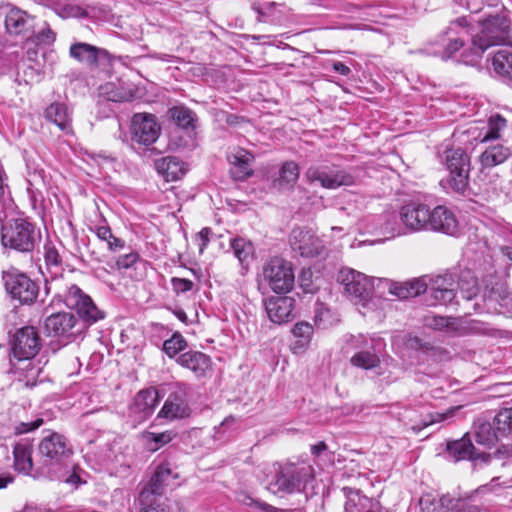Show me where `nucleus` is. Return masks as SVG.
Returning <instances> with one entry per match:
<instances>
[{
	"mask_svg": "<svg viewBox=\"0 0 512 512\" xmlns=\"http://www.w3.org/2000/svg\"><path fill=\"white\" fill-rule=\"evenodd\" d=\"M73 449L67 438L51 432L38 444L37 469L34 479H62L72 468Z\"/></svg>",
	"mask_w": 512,
	"mask_h": 512,
	"instance_id": "1",
	"label": "nucleus"
},
{
	"mask_svg": "<svg viewBox=\"0 0 512 512\" xmlns=\"http://www.w3.org/2000/svg\"><path fill=\"white\" fill-rule=\"evenodd\" d=\"M479 32L473 33L469 52L462 54V61L465 64H474L490 46L504 43L508 39L510 21L501 15H495L484 21H478Z\"/></svg>",
	"mask_w": 512,
	"mask_h": 512,
	"instance_id": "2",
	"label": "nucleus"
},
{
	"mask_svg": "<svg viewBox=\"0 0 512 512\" xmlns=\"http://www.w3.org/2000/svg\"><path fill=\"white\" fill-rule=\"evenodd\" d=\"M430 286L434 304L451 303L456 297V290H459L466 300H471L478 293L477 278L470 270L462 271L457 280L451 273L436 276L430 279Z\"/></svg>",
	"mask_w": 512,
	"mask_h": 512,
	"instance_id": "3",
	"label": "nucleus"
},
{
	"mask_svg": "<svg viewBox=\"0 0 512 512\" xmlns=\"http://www.w3.org/2000/svg\"><path fill=\"white\" fill-rule=\"evenodd\" d=\"M40 239L34 225L24 219H16L1 229V244L21 253L33 251Z\"/></svg>",
	"mask_w": 512,
	"mask_h": 512,
	"instance_id": "4",
	"label": "nucleus"
},
{
	"mask_svg": "<svg viewBox=\"0 0 512 512\" xmlns=\"http://www.w3.org/2000/svg\"><path fill=\"white\" fill-rule=\"evenodd\" d=\"M507 126V120L500 115L491 116L487 123L472 124L466 129H458L453 137L455 141L463 144L467 151L478 143H486L489 140L498 139Z\"/></svg>",
	"mask_w": 512,
	"mask_h": 512,
	"instance_id": "5",
	"label": "nucleus"
},
{
	"mask_svg": "<svg viewBox=\"0 0 512 512\" xmlns=\"http://www.w3.org/2000/svg\"><path fill=\"white\" fill-rule=\"evenodd\" d=\"M276 475L268 484V490L276 493L291 494L305 488L312 475L311 466L287 464L275 469Z\"/></svg>",
	"mask_w": 512,
	"mask_h": 512,
	"instance_id": "6",
	"label": "nucleus"
},
{
	"mask_svg": "<svg viewBox=\"0 0 512 512\" xmlns=\"http://www.w3.org/2000/svg\"><path fill=\"white\" fill-rule=\"evenodd\" d=\"M338 282L343 285L345 292L351 296L356 304L360 302L363 308L372 309L376 299L370 297L374 284L365 274L350 268H343L338 273Z\"/></svg>",
	"mask_w": 512,
	"mask_h": 512,
	"instance_id": "7",
	"label": "nucleus"
},
{
	"mask_svg": "<svg viewBox=\"0 0 512 512\" xmlns=\"http://www.w3.org/2000/svg\"><path fill=\"white\" fill-rule=\"evenodd\" d=\"M262 277L278 294L287 293L294 286L295 276L292 264L281 257L270 258L264 263Z\"/></svg>",
	"mask_w": 512,
	"mask_h": 512,
	"instance_id": "8",
	"label": "nucleus"
},
{
	"mask_svg": "<svg viewBox=\"0 0 512 512\" xmlns=\"http://www.w3.org/2000/svg\"><path fill=\"white\" fill-rule=\"evenodd\" d=\"M443 161L450 173V184L454 191L463 193L469 180L470 157L463 147L446 148Z\"/></svg>",
	"mask_w": 512,
	"mask_h": 512,
	"instance_id": "9",
	"label": "nucleus"
},
{
	"mask_svg": "<svg viewBox=\"0 0 512 512\" xmlns=\"http://www.w3.org/2000/svg\"><path fill=\"white\" fill-rule=\"evenodd\" d=\"M3 281L6 291L21 304H31L36 300L39 287L27 275L10 269L3 272Z\"/></svg>",
	"mask_w": 512,
	"mask_h": 512,
	"instance_id": "10",
	"label": "nucleus"
},
{
	"mask_svg": "<svg viewBox=\"0 0 512 512\" xmlns=\"http://www.w3.org/2000/svg\"><path fill=\"white\" fill-rule=\"evenodd\" d=\"M472 22H475V20L471 17L469 19L460 17L451 22L443 35H440L439 42L444 46L443 57H451L463 46L464 35L472 36L471 30H475V28L471 26Z\"/></svg>",
	"mask_w": 512,
	"mask_h": 512,
	"instance_id": "11",
	"label": "nucleus"
},
{
	"mask_svg": "<svg viewBox=\"0 0 512 512\" xmlns=\"http://www.w3.org/2000/svg\"><path fill=\"white\" fill-rule=\"evenodd\" d=\"M305 178L310 183L319 182L326 189H336L340 186H350L354 183L351 174L343 170H331L328 167L311 166L305 172Z\"/></svg>",
	"mask_w": 512,
	"mask_h": 512,
	"instance_id": "12",
	"label": "nucleus"
},
{
	"mask_svg": "<svg viewBox=\"0 0 512 512\" xmlns=\"http://www.w3.org/2000/svg\"><path fill=\"white\" fill-rule=\"evenodd\" d=\"M65 304L70 308H74L80 318L88 324H93L104 317L103 313L95 306L92 299L84 294L76 285H71L68 288V292L65 296Z\"/></svg>",
	"mask_w": 512,
	"mask_h": 512,
	"instance_id": "13",
	"label": "nucleus"
},
{
	"mask_svg": "<svg viewBox=\"0 0 512 512\" xmlns=\"http://www.w3.org/2000/svg\"><path fill=\"white\" fill-rule=\"evenodd\" d=\"M484 308L487 313L512 316V295L506 284L497 282L486 288L483 294Z\"/></svg>",
	"mask_w": 512,
	"mask_h": 512,
	"instance_id": "14",
	"label": "nucleus"
},
{
	"mask_svg": "<svg viewBox=\"0 0 512 512\" xmlns=\"http://www.w3.org/2000/svg\"><path fill=\"white\" fill-rule=\"evenodd\" d=\"M130 133L132 141L148 146L158 139L160 127L155 116L138 113L131 120Z\"/></svg>",
	"mask_w": 512,
	"mask_h": 512,
	"instance_id": "15",
	"label": "nucleus"
},
{
	"mask_svg": "<svg viewBox=\"0 0 512 512\" xmlns=\"http://www.w3.org/2000/svg\"><path fill=\"white\" fill-rule=\"evenodd\" d=\"M2 9L5 29L10 36L28 37L30 32L35 29V17L26 11L10 4L5 5Z\"/></svg>",
	"mask_w": 512,
	"mask_h": 512,
	"instance_id": "16",
	"label": "nucleus"
},
{
	"mask_svg": "<svg viewBox=\"0 0 512 512\" xmlns=\"http://www.w3.org/2000/svg\"><path fill=\"white\" fill-rule=\"evenodd\" d=\"M290 244L293 251L302 257H317L324 251L323 241L307 228H295L290 235Z\"/></svg>",
	"mask_w": 512,
	"mask_h": 512,
	"instance_id": "17",
	"label": "nucleus"
},
{
	"mask_svg": "<svg viewBox=\"0 0 512 512\" xmlns=\"http://www.w3.org/2000/svg\"><path fill=\"white\" fill-rule=\"evenodd\" d=\"M430 208L426 204L411 202L401 207L399 217L408 232L429 230Z\"/></svg>",
	"mask_w": 512,
	"mask_h": 512,
	"instance_id": "18",
	"label": "nucleus"
},
{
	"mask_svg": "<svg viewBox=\"0 0 512 512\" xmlns=\"http://www.w3.org/2000/svg\"><path fill=\"white\" fill-rule=\"evenodd\" d=\"M177 478L178 474L173 473L169 463L158 465L149 483L140 493V502L146 504L150 497L163 494L164 489L173 485Z\"/></svg>",
	"mask_w": 512,
	"mask_h": 512,
	"instance_id": "19",
	"label": "nucleus"
},
{
	"mask_svg": "<svg viewBox=\"0 0 512 512\" xmlns=\"http://www.w3.org/2000/svg\"><path fill=\"white\" fill-rule=\"evenodd\" d=\"M190 415L185 388L179 386L166 399L158 417L169 420L182 419Z\"/></svg>",
	"mask_w": 512,
	"mask_h": 512,
	"instance_id": "20",
	"label": "nucleus"
},
{
	"mask_svg": "<svg viewBox=\"0 0 512 512\" xmlns=\"http://www.w3.org/2000/svg\"><path fill=\"white\" fill-rule=\"evenodd\" d=\"M76 318L68 312L51 314L45 319L44 328L48 334L61 336L70 342L75 339L76 332L72 331L76 325Z\"/></svg>",
	"mask_w": 512,
	"mask_h": 512,
	"instance_id": "21",
	"label": "nucleus"
},
{
	"mask_svg": "<svg viewBox=\"0 0 512 512\" xmlns=\"http://www.w3.org/2000/svg\"><path fill=\"white\" fill-rule=\"evenodd\" d=\"M265 310L269 319L277 324H282L295 317V300L292 297H270L264 301Z\"/></svg>",
	"mask_w": 512,
	"mask_h": 512,
	"instance_id": "22",
	"label": "nucleus"
},
{
	"mask_svg": "<svg viewBox=\"0 0 512 512\" xmlns=\"http://www.w3.org/2000/svg\"><path fill=\"white\" fill-rule=\"evenodd\" d=\"M383 288L388 289V293L398 299H407L417 297L428 289L426 278H415L406 282H393L390 280H379Z\"/></svg>",
	"mask_w": 512,
	"mask_h": 512,
	"instance_id": "23",
	"label": "nucleus"
},
{
	"mask_svg": "<svg viewBox=\"0 0 512 512\" xmlns=\"http://www.w3.org/2000/svg\"><path fill=\"white\" fill-rule=\"evenodd\" d=\"M429 230L454 236L459 231V223L452 210L439 205L432 210L430 209Z\"/></svg>",
	"mask_w": 512,
	"mask_h": 512,
	"instance_id": "24",
	"label": "nucleus"
},
{
	"mask_svg": "<svg viewBox=\"0 0 512 512\" xmlns=\"http://www.w3.org/2000/svg\"><path fill=\"white\" fill-rule=\"evenodd\" d=\"M159 402L158 391L155 388H148L139 391L133 399L129 410L135 420L142 422L152 415Z\"/></svg>",
	"mask_w": 512,
	"mask_h": 512,
	"instance_id": "25",
	"label": "nucleus"
},
{
	"mask_svg": "<svg viewBox=\"0 0 512 512\" xmlns=\"http://www.w3.org/2000/svg\"><path fill=\"white\" fill-rule=\"evenodd\" d=\"M39 354H11L9 359L11 371L28 379H35L41 372L44 362L38 359Z\"/></svg>",
	"mask_w": 512,
	"mask_h": 512,
	"instance_id": "26",
	"label": "nucleus"
},
{
	"mask_svg": "<svg viewBox=\"0 0 512 512\" xmlns=\"http://www.w3.org/2000/svg\"><path fill=\"white\" fill-rule=\"evenodd\" d=\"M447 453L454 462L466 459L473 461L481 459L483 462H488L491 459L489 454H476L474 445L466 436L459 440L448 442Z\"/></svg>",
	"mask_w": 512,
	"mask_h": 512,
	"instance_id": "27",
	"label": "nucleus"
},
{
	"mask_svg": "<svg viewBox=\"0 0 512 512\" xmlns=\"http://www.w3.org/2000/svg\"><path fill=\"white\" fill-rule=\"evenodd\" d=\"M343 341V349L356 350L357 352H382L386 347L384 339L376 335H346Z\"/></svg>",
	"mask_w": 512,
	"mask_h": 512,
	"instance_id": "28",
	"label": "nucleus"
},
{
	"mask_svg": "<svg viewBox=\"0 0 512 512\" xmlns=\"http://www.w3.org/2000/svg\"><path fill=\"white\" fill-rule=\"evenodd\" d=\"M69 55L81 64L97 67L99 59L108 55L107 51L94 45L76 42L70 46Z\"/></svg>",
	"mask_w": 512,
	"mask_h": 512,
	"instance_id": "29",
	"label": "nucleus"
},
{
	"mask_svg": "<svg viewBox=\"0 0 512 512\" xmlns=\"http://www.w3.org/2000/svg\"><path fill=\"white\" fill-rule=\"evenodd\" d=\"M346 495V512H383L379 501L369 498L359 490L344 488Z\"/></svg>",
	"mask_w": 512,
	"mask_h": 512,
	"instance_id": "30",
	"label": "nucleus"
},
{
	"mask_svg": "<svg viewBox=\"0 0 512 512\" xmlns=\"http://www.w3.org/2000/svg\"><path fill=\"white\" fill-rule=\"evenodd\" d=\"M13 455L15 470L34 478V473L37 469V462L33 463L32 443L28 440L16 443L14 445Z\"/></svg>",
	"mask_w": 512,
	"mask_h": 512,
	"instance_id": "31",
	"label": "nucleus"
},
{
	"mask_svg": "<svg viewBox=\"0 0 512 512\" xmlns=\"http://www.w3.org/2000/svg\"><path fill=\"white\" fill-rule=\"evenodd\" d=\"M11 352H28L30 350H39L40 337L32 326H26L19 329L11 340Z\"/></svg>",
	"mask_w": 512,
	"mask_h": 512,
	"instance_id": "32",
	"label": "nucleus"
},
{
	"mask_svg": "<svg viewBox=\"0 0 512 512\" xmlns=\"http://www.w3.org/2000/svg\"><path fill=\"white\" fill-rule=\"evenodd\" d=\"M183 367L190 369L197 377L204 376L211 369V360L207 354H168Z\"/></svg>",
	"mask_w": 512,
	"mask_h": 512,
	"instance_id": "33",
	"label": "nucleus"
},
{
	"mask_svg": "<svg viewBox=\"0 0 512 512\" xmlns=\"http://www.w3.org/2000/svg\"><path fill=\"white\" fill-rule=\"evenodd\" d=\"M510 149L503 144L497 143L489 145L481 152L479 162L481 164V173L504 163L510 156Z\"/></svg>",
	"mask_w": 512,
	"mask_h": 512,
	"instance_id": "34",
	"label": "nucleus"
},
{
	"mask_svg": "<svg viewBox=\"0 0 512 512\" xmlns=\"http://www.w3.org/2000/svg\"><path fill=\"white\" fill-rule=\"evenodd\" d=\"M378 230L386 238H394L406 233L404 226L401 223L399 213L385 212L378 217L377 221Z\"/></svg>",
	"mask_w": 512,
	"mask_h": 512,
	"instance_id": "35",
	"label": "nucleus"
},
{
	"mask_svg": "<svg viewBox=\"0 0 512 512\" xmlns=\"http://www.w3.org/2000/svg\"><path fill=\"white\" fill-rule=\"evenodd\" d=\"M156 169L166 181H177L181 179L186 170L183 163L176 157L168 156L159 159L155 163Z\"/></svg>",
	"mask_w": 512,
	"mask_h": 512,
	"instance_id": "36",
	"label": "nucleus"
},
{
	"mask_svg": "<svg viewBox=\"0 0 512 512\" xmlns=\"http://www.w3.org/2000/svg\"><path fill=\"white\" fill-rule=\"evenodd\" d=\"M47 120L53 122L61 131L66 134L72 132L71 117L66 105L61 103H52L45 110Z\"/></svg>",
	"mask_w": 512,
	"mask_h": 512,
	"instance_id": "37",
	"label": "nucleus"
},
{
	"mask_svg": "<svg viewBox=\"0 0 512 512\" xmlns=\"http://www.w3.org/2000/svg\"><path fill=\"white\" fill-rule=\"evenodd\" d=\"M230 248L240 264L247 268L254 259L255 249L253 243L244 237H235L230 240Z\"/></svg>",
	"mask_w": 512,
	"mask_h": 512,
	"instance_id": "38",
	"label": "nucleus"
},
{
	"mask_svg": "<svg viewBox=\"0 0 512 512\" xmlns=\"http://www.w3.org/2000/svg\"><path fill=\"white\" fill-rule=\"evenodd\" d=\"M393 350L419 351L428 352L432 347L428 343L423 342L420 338L411 336L410 334H397L392 338Z\"/></svg>",
	"mask_w": 512,
	"mask_h": 512,
	"instance_id": "39",
	"label": "nucleus"
},
{
	"mask_svg": "<svg viewBox=\"0 0 512 512\" xmlns=\"http://www.w3.org/2000/svg\"><path fill=\"white\" fill-rule=\"evenodd\" d=\"M492 66L497 74L512 79V52L508 49L498 50L492 57Z\"/></svg>",
	"mask_w": 512,
	"mask_h": 512,
	"instance_id": "40",
	"label": "nucleus"
},
{
	"mask_svg": "<svg viewBox=\"0 0 512 512\" xmlns=\"http://www.w3.org/2000/svg\"><path fill=\"white\" fill-rule=\"evenodd\" d=\"M298 178V165L293 161H287L282 165L279 171V177L274 180V185L279 188L292 187Z\"/></svg>",
	"mask_w": 512,
	"mask_h": 512,
	"instance_id": "41",
	"label": "nucleus"
},
{
	"mask_svg": "<svg viewBox=\"0 0 512 512\" xmlns=\"http://www.w3.org/2000/svg\"><path fill=\"white\" fill-rule=\"evenodd\" d=\"M142 437L146 448L149 451L155 452L171 442L176 437V433L172 430L161 433L145 432Z\"/></svg>",
	"mask_w": 512,
	"mask_h": 512,
	"instance_id": "42",
	"label": "nucleus"
},
{
	"mask_svg": "<svg viewBox=\"0 0 512 512\" xmlns=\"http://www.w3.org/2000/svg\"><path fill=\"white\" fill-rule=\"evenodd\" d=\"M495 433L507 438L512 436V407L500 409L494 417Z\"/></svg>",
	"mask_w": 512,
	"mask_h": 512,
	"instance_id": "43",
	"label": "nucleus"
},
{
	"mask_svg": "<svg viewBox=\"0 0 512 512\" xmlns=\"http://www.w3.org/2000/svg\"><path fill=\"white\" fill-rule=\"evenodd\" d=\"M281 5L276 4L275 2H264L263 4L256 6L253 5V9L258 14V21L261 22H276L280 19L281 11L278 10Z\"/></svg>",
	"mask_w": 512,
	"mask_h": 512,
	"instance_id": "44",
	"label": "nucleus"
},
{
	"mask_svg": "<svg viewBox=\"0 0 512 512\" xmlns=\"http://www.w3.org/2000/svg\"><path fill=\"white\" fill-rule=\"evenodd\" d=\"M174 122L181 128L187 129L194 127L195 114L190 109L183 106H176L170 110Z\"/></svg>",
	"mask_w": 512,
	"mask_h": 512,
	"instance_id": "45",
	"label": "nucleus"
},
{
	"mask_svg": "<svg viewBox=\"0 0 512 512\" xmlns=\"http://www.w3.org/2000/svg\"><path fill=\"white\" fill-rule=\"evenodd\" d=\"M55 39L56 33L46 22L43 23V26L38 31L33 29L28 35V40L36 45H51L54 43Z\"/></svg>",
	"mask_w": 512,
	"mask_h": 512,
	"instance_id": "46",
	"label": "nucleus"
},
{
	"mask_svg": "<svg viewBox=\"0 0 512 512\" xmlns=\"http://www.w3.org/2000/svg\"><path fill=\"white\" fill-rule=\"evenodd\" d=\"M294 337L297 339L295 348H304L310 343L313 334V327L307 322H299L292 329Z\"/></svg>",
	"mask_w": 512,
	"mask_h": 512,
	"instance_id": "47",
	"label": "nucleus"
},
{
	"mask_svg": "<svg viewBox=\"0 0 512 512\" xmlns=\"http://www.w3.org/2000/svg\"><path fill=\"white\" fill-rule=\"evenodd\" d=\"M477 442L481 444H492L494 441L502 439V437L497 436L495 433V425L494 421L492 424L483 423L479 426L478 431L476 432Z\"/></svg>",
	"mask_w": 512,
	"mask_h": 512,
	"instance_id": "48",
	"label": "nucleus"
},
{
	"mask_svg": "<svg viewBox=\"0 0 512 512\" xmlns=\"http://www.w3.org/2000/svg\"><path fill=\"white\" fill-rule=\"evenodd\" d=\"M351 363L363 369H372L380 363L377 354H354L351 358Z\"/></svg>",
	"mask_w": 512,
	"mask_h": 512,
	"instance_id": "49",
	"label": "nucleus"
},
{
	"mask_svg": "<svg viewBox=\"0 0 512 512\" xmlns=\"http://www.w3.org/2000/svg\"><path fill=\"white\" fill-rule=\"evenodd\" d=\"M187 347V342L180 333H174L170 339L163 343V352H182Z\"/></svg>",
	"mask_w": 512,
	"mask_h": 512,
	"instance_id": "50",
	"label": "nucleus"
},
{
	"mask_svg": "<svg viewBox=\"0 0 512 512\" xmlns=\"http://www.w3.org/2000/svg\"><path fill=\"white\" fill-rule=\"evenodd\" d=\"M231 166L250 164L253 160V155L245 149L238 148L228 156Z\"/></svg>",
	"mask_w": 512,
	"mask_h": 512,
	"instance_id": "51",
	"label": "nucleus"
},
{
	"mask_svg": "<svg viewBox=\"0 0 512 512\" xmlns=\"http://www.w3.org/2000/svg\"><path fill=\"white\" fill-rule=\"evenodd\" d=\"M44 260L48 269H56L54 274L57 275L61 263L58 251L54 247L45 246Z\"/></svg>",
	"mask_w": 512,
	"mask_h": 512,
	"instance_id": "52",
	"label": "nucleus"
},
{
	"mask_svg": "<svg viewBox=\"0 0 512 512\" xmlns=\"http://www.w3.org/2000/svg\"><path fill=\"white\" fill-rule=\"evenodd\" d=\"M425 324L433 329L442 330L444 328H449L454 324V322L448 317L432 315L425 318Z\"/></svg>",
	"mask_w": 512,
	"mask_h": 512,
	"instance_id": "53",
	"label": "nucleus"
},
{
	"mask_svg": "<svg viewBox=\"0 0 512 512\" xmlns=\"http://www.w3.org/2000/svg\"><path fill=\"white\" fill-rule=\"evenodd\" d=\"M230 174L234 180L243 181L252 175V169L250 164L235 165L231 166Z\"/></svg>",
	"mask_w": 512,
	"mask_h": 512,
	"instance_id": "54",
	"label": "nucleus"
},
{
	"mask_svg": "<svg viewBox=\"0 0 512 512\" xmlns=\"http://www.w3.org/2000/svg\"><path fill=\"white\" fill-rule=\"evenodd\" d=\"M171 284L174 292L177 294L188 292L192 290L194 286V283L191 280L179 277H173L171 279Z\"/></svg>",
	"mask_w": 512,
	"mask_h": 512,
	"instance_id": "55",
	"label": "nucleus"
},
{
	"mask_svg": "<svg viewBox=\"0 0 512 512\" xmlns=\"http://www.w3.org/2000/svg\"><path fill=\"white\" fill-rule=\"evenodd\" d=\"M43 424L42 418H37L34 421L30 422H21L17 424L14 428V433L16 435H21L30 431H33L37 428H39Z\"/></svg>",
	"mask_w": 512,
	"mask_h": 512,
	"instance_id": "56",
	"label": "nucleus"
},
{
	"mask_svg": "<svg viewBox=\"0 0 512 512\" xmlns=\"http://www.w3.org/2000/svg\"><path fill=\"white\" fill-rule=\"evenodd\" d=\"M139 259V255L135 252L121 255L117 261L116 266L118 269H128L133 266Z\"/></svg>",
	"mask_w": 512,
	"mask_h": 512,
	"instance_id": "57",
	"label": "nucleus"
},
{
	"mask_svg": "<svg viewBox=\"0 0 512 512\" xmlns=\"http://www.w3.org/2000/svg\"><path fill=\"white\" fill-rule=\"evenodd\" d=\"M109 97L108 99L114 102H124V101H130L133 98V93L131 91L123 90V89H117L115 91L111 90L108 92Z\"/></svg>",
	"mask_w": 512,
	"mask_h": 512,
	"instance_id": "58",
	"label": "nucleus"
},
{
	"mask_svg": "<svg viewBox=\"0 0 512 512\" xmlns=\"http://www.w3.org/2000/svg\"><path fill=\"white\" fill-rule=\"evenodd\" d=\"M140 512H169L163 505L157 503L155 498L150 497L148 503H141Z\"/></svg>",
	"mask_w": 512,
	"mask_h": 512,
	"instance_id": "59",
	"label": "nucleus"
},
{
	"mask_svg": "<svg viewBox=\"0 0 512 512\" xmlns=\"http://www.w3.org/2000/svg\"><path fill=\"white\" fill-rule=\"evenodd\" d=\"M57 480L73 485L76 488L82 483L80 476L75 472L73 464L72 468L68 471V473L62 479Z\"/></svg>",
	"mask_w": 512,
	"mask_h": 512,
	"instance_id": "60",
	"label": "nucleus"
},
{
	"mask_svg": "<svg viewBox=\"0 0 512 512\" xmlns=\"http://www.w3.org/2000/svg\"><path fill=\"white\" fill-rule=\"evenodd\" d=\"M328 316L332 318V321H330V324H332L333 322L337 321V317L328 309H323L322 308V311L321 312H317L316 315H315V322L317 325L319 326H323L325 327L326 326V322H327V319Z\"/></svg>",
	"mask_w": 512,
	"mask_h": 512,
	"instance_id": "61",
	"label": "nucleus"
},
{
	"mask_svg": "<svg viewBox=\"0 0 512 512\" xmlns=\"http://www.w3.org/2000/svg\"><path fill=\"white\" fill-rule=\"evenodd\" d=\"M460 407L450 408L444 413L436 412L434 414H431V424L439 423L442 421H446L447 419L451 418L455 411H457Z\"/></svg>",
	"mask_w": 512,
	"mask_h": 512,
	"instance_id": "62",
	"label": "nucleus"
},
{
	"mask_svg": "<svg viewBox=\"0 0 512 512\" xmlns=\"http://www.w3.org/2000/svg\"><path fill=\"white\" fill-rule=\"evenodd\" d=\"M452 512H482L481 508L477 505H470L466 503H462L457 501L455 505H453Z\"/></svg>",
	"mask_w": 512,
	"mask_h": 512,
	"instance_id": "63",
	"label": "nucleus"
},
{
	"mask_svg": "<svg viewBox=\"0 0 512 512\" xmlns=\"http://www.w3.org/2000/svg\"><path fill=\"white\" fill-rule=\"evenodd\" d=\"M209 228H203L198 234L197 239L199 241V252L203 253L204 249L206 248L208 242H209Z\"/></svg>",
	"mask_w": 512,
	"mask_h": 512,
	"instance_id": "64",
	"label": "nucleus"
}]
</instances>
